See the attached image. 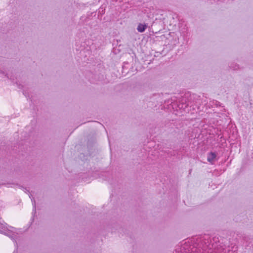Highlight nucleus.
<instances>
[{
	"label": "nucleus",
	"mask_w": 253,
	"mask_h": 253,
	"mask_svg": "<svg viewBox=\"0 0 253 253\" xmlns=\"http://www.w3.org/2000/svg\"><path fill=\"white\" fill-rule=\"evenodd\" d=\"M216 157L214 153L211 152L209 154L208 156V161L210 163H212Z\"/></svg>",
	"instance_id": "f03ea898"
},
{
	"label": "nucleus",
	"mask_w": 253,
	"mask_h": 253,
	"mask_svg": "<svg viewBox=\"0 0 253 253\" xmlns=\"http://www.w3.org/2000/svg\"><path fill=\"white\" fill-rule=\"evenodd\" d=\"M147 25L145 23H140L138 25L137 30L138 32L142 33L147 28Z\"/></svg>",
	"instance_id": "f257e3e1"
}]
</instances>
